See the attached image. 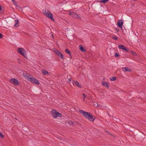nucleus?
Here are the masks:
<instances>
[{"label": "nucleus", "instance_id": "1a4fd4ad", "mask_svg": "<svg viewBox=\"0 0 146 146\" xmlns=\"http://www.w3.org/2000/svg\"><path fill=\"white\" fill-rule=\"evenodd\" d=\"M118 47L119 49L125 50L127 52H128V50L124 47V46L123 45H118Z\"/></svg>", "mask_w": 146, "mask_h": 146}, {"label": "nucleus", "instance_id": "6e6552de", "mask_svg": "<svg viewBox=\"0 0 146 146\" xmlns=\"http://www.w3.org/2000/svg\"><path fill=\"white\" fill-rule=\"evenodd\" d=\"M54 51L56 54L59 57H60L62 59H63V55L58 50L55 49Z\"/></svg>", "mask_w": 146, "mask_h": 146}, {"label": "nucleus", "instance_id": "2eb2a0df", "mask_svg": "<svg viewBox=\"0 0 146 146\" xmlns=\"http://www.w3.org/2000/svg\"><path fill=\"white\" fill-rule=\"evenodd\" d=\"M75 84L76 85L77 87H79V88H81L80 85V84L79 83L78 81H76L75 82Z\"/></svg>", "mask_w": 146, "mask_h": 146}, {"label": "nucleus", "instance_id": "7ed1b4c3", "mask_svg": "<svg viewBox=\"0 0 146 146\" xmlns=\"http://www.w3.org/2000/svg\"><path fill=\"white\" fill-rule=\"evenodd\" d=\"M51 115L55 118L61 117L62 115L55 110H53L51 111Z\"/></svg>", "mask_w": 146, "mask_h": 146}, {"label": "nucleus", "instance_id": "423d86ee", "mask_svg": "<svg viewBox=\"0 0 146 146\" xmlns=\"http://www.w3.org/2000/svg\"><path fill=\"white\" fill-rule=\"evenodd\" d=\"M29 81L37 85H38L40 84V83L38 80H37L35 78L33 77L32 78H30Z\"/></svg>", "mask_w": 146, "mask_h": 146}, {"label": "nucleus", "instance_id": "7c9ffc66", "mask_svg": "<svg viewBox=\"0 0 146 146\" xmlns=\"http://www.w3.org/2000/svg\"><path fill=\"white\" fill-rule=\"evenodd\" d=\"M1 10V5H0V11Z\"/></svg>", "mask_w": 146, "mask_h": 146}, {"label": "nucleus", "instance_id": "20e7f679", "mask_svg": "<svg viewBox=\"0 0 146 146\" xmlns=\"http://www.w3.org/2000/svg\"><path fill=\"white\" fill-rule=\"evenodd\" d=\"M17 51L19 54L25 57H27V55L26 53V51L24 48H19L17 49Z\"/></svg>", "mask_w": 146, "mask_h": 146}, {"label": "nucleus", "instance_id": "b1692460", "mask_svg": "<svg viewBox=\"0 0 146 146\" xmlns=\"http://www.w3.org/2000/svg\"><path fill=\"white\" fill-rule=\"evenodd\" d=\"M109 0H101V1L104 3H105L108 2Z\"/></svg>", "mask_w": 146, "mask_h": 146}, {"label": "nucleus", "instance_id": "c756f323", "mask_svg": "<svg viewBox=\"0 0 146 146\" xmlns=\"http://www.w3.org/2000/svg\"><path fill=\"white\" fill-rule=\"evenodd\" d=\"M3 37V35L0 33V38H1Z\"/></svg>", "mask_w": 146, "mask_h": 146}, {"label": "nucleus", "instance_id": "dca6fc26", "mask_svg": "<svg viewBox=\"0 0 146 146\" xmlns=\"http://www.w3.org/2000/svg\"><path fill=\"white\" fill-rule=\"evenodd\" d=\"M127 52L131 54L133 56H135L136 55V53L132 51L128 50V52Z\"/></svg>", "mask_w": 146, "mask_h": 146}, {"label": "nucleus", "instance_id": "393cba45", "mask_svg": "<svg viewBox=\"0 0 146 146\" xmlns=\"http://www.w3.org/2000/svg\"><path fill=\"white\" fill-rule=\"evenodd\" d=\"M13 3L14 5H15L16 7H18V5L17 4V2L14 1V2H13Z\"/></svg>", "mask_w": 146, "mask_h": 146}, {"label": "nucleus", "instance_id": "f3484780", "mask_svg": "<svg viewBox=\"0 0 146 146\" xmlns=\"http://www.w3.org/2000/svg\"><path fill=\"white\" fill-rule=\"evenodd\" d=\"M65 52L69 54L70 55L71 57V52L70 51V50L68 49H66L65 50Z\"/></svg>", "mask_w": 146, "mask_h": 146}, {"label": "nucleus", "instance_id": "f03ea898", "mask_svg": "<svg viewBox=\"0 0 146 146\" xmlns=\"http://www.w3.org/2000/svg\"><path fill=\"white\" fill-rule=\"evenodd\" d=\"M44 14L46 17L48 18L51 20L54 21L52 14L48 10H45L44 12Z\"/></svg>", "mask_w": 146, "mask_h": 146}, {"label": "nucleus", "instance_id": "cd10ccee", "mask_svg": "<svg viewBox=\"0 0 146 146\" xmlns=\"http://www.w3.org/2000/svg\"><path fill=\"white\" fill-rule=\"evenodd\" d=\"M112 38L114 40H117V38L115 36H113Z\"/></svg>", "mask_w": 146, "mask_h": 146}, {"label": "nucleus", "instance_id": "f257e3e1", "mask_svg": "<svg viewBox=\"0 0 146 146\" xmlns=\"http://www.w3.org/2000/svg\"><path fill=\"white\" fill-rule=\"evenodd\" d=\"M79 112L83 114L84 116L90 121H93L95 119L94 117L90 113L85 112L82 110H80Z\"/></svg>", "mask_w": 146, "mask_h": 146}, {"label": "nucleus", "instance_id": "a211bd4d", "mask_svg": "<svg viewBox=\"0 0 146 146\" xmlns=\"http://www.w3.org/2000/svg\"><path fill=\"white\" fill-rule=\"evenodd\" d=\"M79 47H80V49L82 51H85L84 49L83 48V47H82V45H80L79 46Z\"/></svg>", "mask_w": 146, "mask_h": 146}, {"label": "nucleus", "instance_id": "4be33fe9", "mask_svg": "<svg viewBox=\"0 0 146 146\" xmlns=\"http://www.w3.org/2000/svg\"><path fill=\"white\" fill-rule=\"evenodd\" d=\"M111 81H115L116 80V77H112L111 78H110Z\"/></svg>", "mask_w": 146, "mask_h": 146}, {"label": "nucleus", "instance_id": "4468645a", "mask_svg": "<svg viewBox=\"0 0 146 146\" xmlns=\"http://www.w3.org/2000/svg\"><path fill=\"white\" fill-rule=\"evenodd\" d=\"M41 71L42 73L44 75H48L49 74V73L45 70L42 69L41 70Z\"/></svg>", "mask_w": 146, "mask_h": 146}, {"label": "nucleus", "instance_id": "a878e982", "mask_svg": "<svg viewBox=\"0 0 146 146\" xmlns=\"http://www.w3.org/2000/svg\"><path fill=\"white\" fill-rule=\"evenodd\" d=\"M4 137V135L2 133L0 132V137L1 138L3 137Z\"/></svg>", "mask_w": 146, "mask_h": 146}, {"label": "nucleus", "instance_id": "2f4dec72", "mask_svg": "<svg viewBox=\"0 0 146 146\" xmlns=\"http://www.w3.org/2000/svg\"><path fill=\"white\" fill-rule=\"evenodd\" d=\"M12 0V1L13 2L15 1V0Z\"/></svg>", "mask_w": 146, "mask_h": 146}, {"label": "nucleus", "instance_id": "9b49d317", "mask_svg": "<svg viewBox=\"0 0 146 146\" xmlns=\"http://www.w3.org/2000/svg\"><path fill=\"white\" fill-rule=\"evenodd\" d=\"M29 74L27 73L23 74V76L28 81H29L30 78L29 77Z\"/></svg>", "mask_w": 146, "mask_h": 146}, {"label": "nucleus", "instance_id": "6ab92c4d", "mask_svg": "<svg viewBox=\"0 0 146 146\" xmlns=\"http://www.w3.org/2000/svg\"><path fill=\"white\" fill-rule=\"evenodd\" d=\"M15 26L17 27V24L18 23L19 20H18V19H16L15 20Z\"/></svg>", "mask_w": 146, "mask_h": 146}, {"label": "nucleus", "instance_id": "412c9836", "mask_svg": "<svg viewBox=\"0 0 146 146\" xmlns=\"http://www.w3.org/2000/svg\"><path fill=\"white\" fill-rule=\"evenodd\" d=\"M93 104L94 106L96 108V107H98V103H97L94 102L93 103Z\"/></svg>", "mask_w": 146, "mask_h": 146}, {"label": "nucleus", "instance_id": "39448f33", "mask_svg": "<svg viewBox=\"0 0 146 146\" xmlns=\"http://www.w3.org/2000/svg\"><path fill=\"white\" fill-rule=\"evenodd\" d=\"M69 15L72 17L75 18L81 19V17L80 16L72 11H70V12Z\"/></svg>", "mask_w": 146, "mask_h": 146}, {"label": "nucleus", "instance_id": "5701e85b", "mask_svg": "<svg viewBox=\"0 0 146 146\" xmlns=\"http://www.w3.org/2000/svg\"><path fill=\"white\" fill-rule=\"evenodd\" d=\"M68 123L70 125H73V122L71 120H69L68 121Z\"/></svg>", "mask_w": 146, "mask_h": 146}, {"label": "nucleus", "instance_id": "0eeeda50", "mask_svg": "<svg viewBox=\"0 0 146 146\" xmlns=\"http://www.w3.org/2000/svg\"><path fill=\"white\" fill-rule=\"evenodd\" d=\"M10 82L15 85L18 86L20 84V82H19L18 80L15 78H11L10 80Z\"/></svg>", "mask_w": 146, "mask_h": 146}, {"label": "nucleus", "instance_id": "9d476101", "mask_svg": "<svg viewBox=\"0 0 146 146\" xmlns=\"http://www.w3.org/2000/svg\"><path fill=\"white\" fill-rule=\"evenodd\" d=\"M123 22L122 20H119L117 21V25L119 27L122 28V25H123Z\"/></svg>", "mask_w": 146, "mask_h": 146}, {"label": "nucleus", "instance_id": "f8f14e48", "mask_svg": "<svg viewBox=\"0 0 146 146\" xmlns=\"http://www.w3.org/2000/svg\"><path fill=\"white\" fill-rule=\"evenodd\" d=\"M122 70L124 72H130L131 71L130 69H128L127 67H123L122 68Z\"/></svg>", "mask_w": 146, "mask_h": 146}, {"label": "nucleus", "instance_id": "ddd939ff", "mask_svg": "<svg viewBox=\"0 0 146 146\" xmlns=\"http://www.w3.org/2000/svg\"><path fill=\"white\" fill-rule=\"evenodd\" d=\"M102 84L103 86L104 87H107L108 88L109 87L108 84L106 82H102Z\"/></svg>", "mask_w": 146, "mask_h": 146}, {"label": "nucleus", "instance_id": "aec40b11", "mask_svg": "<svg viewBox=\"0 0 146 146\" xmlns=\"http://www.w3.org/2000/svg\"><path fill=\"white\" fill-rule=\"evenodd\" d=\"M82 97L83 98V101L84 102L85 100V98L86 97V96L84 94H82Z\"/></svg>", "mask_w": 146, "mask_h": 146}, {"label": "nucleus", "instance_id": "bb28decb", "mask_svg": "<svg viewBox=\"0 0 146 146\" xmlns=\"http://www.w3.org/2000/svg\"><path fill=\"white\" fill-rule=\"evenodd\" d=\"M119 56V53H117L116 52L115 53V57H117Z\"/></svg>", "mask_w": 146, "mask_h": 146}, {"label": "nucleus", "instance_id": "c85d7f7f", "mask_svg": "<svg viewBox=\"0 0 146 146\" xmlns=\"http://www.w3.org/2000/svg\"><path fill=\"white\" fill-rule=\"evenodd\" d=\"M68 78L69 81H68V82H70L71 81V78H69L68 76H67Z\"/></svg>", "mask_w": 146, "mask_h": 146}]
</instances>
